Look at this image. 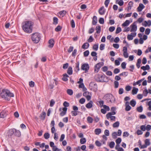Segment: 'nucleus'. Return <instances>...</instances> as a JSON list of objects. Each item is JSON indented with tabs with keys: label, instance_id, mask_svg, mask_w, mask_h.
Returning <instances> with one entry per match:
<instances>
[{
	"label": "nucleus",
	"instance_id": "nucleus-36",
	"mask_svg": "<svg viewBox=\"0 0 151 151\" xmlns=\"http://www.w3.org/2000/svg\"><path fill=\"white\" fill-rule=\"evenodd\" d=\"M98 44H97L94 45L93 46L92 48L94 50L96 51L98 50Z\"/></svg>",
	"mask_w": 151,
	"mask_h": 151
},
{
	"label": "nucleus",
	"instance_id": "nucleus-22",
	"mask_svg": "<svg viewBox=\"0 0 151 151\" xmlns=\"http://www.w3.org/2000/svg\"><path fill=\"white\" fill-rule=\"evenodd\" d=\"M144 25L145 27H147V26H150L151 25V21L150 20H148V21H145L144 22Z\"/></svg>",
	"mask_w": 151,
	"mask_h": 151
},
{
	"label": "nucleus",
	"instance_id": "nucleus-38",
	"mask_svg": "<svg viewBox=\"0 0 151 151\" xmlns=\"http://www.w3.org/2000/svg\"><path fill=\"white\" fill-rule=\"evenodd\" d=\"M93 119L90 116H88L87 118V121L89 123H92L93 122Z\"/></svg>",
	"mask_w": 151,
	"mask_h": 151
},
{
	"label": "nucleus",
	"instance_id": "nucleus-34",
	"mask_svg": "<svg viewBox=\"0 0 151 151\" xmlns=\"http://www.w3.org/2000/svg\"><path fill=\"white\" fill-rule=\"evenodd\" d=\"M136 104V101L134 99H132L130 101V104L132 107H134L135 106Z\"/></svg>",
	"mask_w": 151,
	"mask_h": 151
},
{
	"label": "nucleus",
	"instance_id": "nucleus-60",
	"mask_svg": "<svg viewBox=\"0 0 151 151\" xmlns=\"http://www.w3.org/2000/svg\"><path fill=\"white\" fill-rule=\"evenodd\" d=\"M129 68L131 69H129V70L131 72H133L134 68V65H131L129 66Z\"/></svg>",
	"mask_w": 151,
	"mask_h": 151
},
{
	"label": "nucleus",
	"instance_id": "nucleus-43",
	"mask_svg": "<svg viewBox=\"0 0 151 151\" xmlns=\"http://www.w3.org/2000/svg\"><path fill=\"white\" fill-rule=\"evenodd\" d=\"M67 92L68 94L70 95H72L73 93V90L72 89H68L67 90Z\"/></svg>",
	"mask_w": 151,
	"mask_h": 151
},
{
	"label": "nucleus",
	"instance_id": "nucleus-15",
	"mask_svg": "<svg viewBox=\"0 0 151 151\" xmlns=\"http://www.w3.org/2000/svg\"><path fill=\"white\" fill-rule=\"evenodd\" d=\"M93 101H90L86 105V107L88 109H90L92 108L93 106Z\"/></svg>",
	"mask_w": 151,
	"mask_h": 151
},
{
	"label": "nucleus",
	"instance_id": "nucleus-61",
	"mask_svg": "<svg viewBox=\"0 0 151 151\" xmlns=\"http://www.w3.org/2000/svg\"><path fill=\"white\" fill-rule=\"evenodd\" d=\"M55 104V102L53 99H52L50 103V106L51 107L53 106Z\"/></svg>",
	"mask_w": 151,
	"mask_h": 151
},
{
	"label": "nucleus",
	"instance_id": "nucleus-50",
	"mask_svg": "<svg viewBox=\"0 0 151 151\" xmlns=\"http://www.w3.org/2000/svg\"><path fill=\"white\" fill-rule=\"evenodd\" d=\"M89 54V50H87L85 51L83 53L84 56L85 57H87L88 56Z\"/></svg>",
	"mask_w": 151,
	"mask_h": 151
},
{
	"label": "nucleus",
	"instance_id": "nucleus-46",
	"mask_svg": "<svg viewBox=\"0 0 151 151\" xmlns=\"http://www.w3.org/2000/svg\"><path fill=\"white\" fill-rule=\"evenodd\" d=\"M115 145V143L114 142H111L109 144V146L111 148H114Z\"/></svg>",
	"mask_w": 151,
	"mask_h": 151
},
{
	"label": "nucleus",
	"instance_id": "nucleus-39",
	"mask_svg": "<svg viewBox=\"0 0 151 151\" xmlns=\"http://www.w3.org/2000/svg\"><path fill=\"white\" fill-rule=\"evenodd\" d=\"M44 138L46 139H47L50 138V134L48 132L45 133L44 135Z\"/></svg>",
	"mask_w": 151,
	"mask_h": 151
},
{
	"label": "nucleus",
	"instance_id": "nucleus-28",
	"mask_svg": "<svg viewBox=\"0 0 151 151\" xmlns=\"http://www.w3.org/2000/svg\"><path fill=\"white\" fill-rule=\"evenodd\" d=\"M133 3L132 1H130L128 4V9L127 11H129V10H130L131 7L132 6Z\"/></svg>",
	"mask_w": 151,
	"mask_h": 151
},
{
	"label": "nucleus",
	"instance_id": "nucleus-44",
	"mask_svg": "<svg viewBox=\"0 0 151 151\" xmlns=\"http://www.w3.org/2000/svg\"><path fill=\"white\" fill-rule=\"evenodd\" d=\"M145 144L147 146H149L150 144V139H146L145 141Z\"/></svg>",
	"mask_w": 151,
	"mask_h": 151
},
{
	"label": "nucleus",
	"instance_id": "nucleus-56",
	"mask_svg": "<svg viewBox=\"0 0 151 151\" xmlns=\"http://www.w3.org/2000/svg\"><path fill=\"white\" fill-rule=\"evenodd\" d=\"M126 63L125 62H123L121 64V67L122 69H125L126 68Z\"/></svg>",
	"mask_w": 151,
	"mask_h": 151
},
{
	"label": "nucleus",
	"instance_id": "nucleus-32",
	"mask_svg": "<svg viewBox=\"0 0 151 151\" xmlns=\"http://www.w3.org/2000/svg\"><path fill=\"white\" fill-rule=\"evenodd\" d=\"M58 19L56 17H54L53 18V24L56 25L58 24Z\"/></svg>",
	"mask_w": 151,
	"mask_h": 151
},
{
	"label": "nucleus",
	"instance_id": "nucleus-10",
	"mask_svg": "<svg viewBox=\"0 0 151 151\" xmlns=\"http://www.w3.org/2000/svg\"><path fill=\"white\" fill-rule=\"evenodd\" d=\"M125 110L127 111H129L131 109V107L129 105V102L128 101H127L125 104Z\"/></svg>",
	"mask_w": 151,
	"mask_h": 151
},
{
	"label": "nucleus",
	"instance_id": "nucleus-42",
	"mask_svg": "<svg viewBox=\"0 0 151 151\" xmlns=\"http://www.w3.org/2000/svg\"><path fill=\"white\" fill-rule=\"evenodd\" d=\"M148 93V90L146 88L143 91V94L144 96H147V94Z\"/></svg>",
	"mask_w": 151,
	"mask_h": 151
},
{
	"label": "nucleus",
	"instance_id": "nucleus-54",
	"mask_svg": "<svg viewBox=\"0 0 151 151\" xmlns=\"http://www.w3.org/2000/svg\"><path fill=\"white\" fill-rule=\"evenodd\" d=\"M122 141L121 138H118L116 140V144H120Z\"/></svg>",
	"mask_w": 151,
	"mask_h": 151
},
{
	"label": "nucleus",
	"instance_id": "nucleus-11",
	"mask_svg": "<svg viewBox=\"0 0 151 151\" xmlns=\"http://www.w3.org/2000/svg\"><path fill=\"white\" fill-rule=\"evenodd\" d=\"M14 135L15 136L19 137L21 136V132L19 130H17L15 129L14 128Z\"/></svg>",
	"mask_w": 151,
	"mask_h": 151
},
{
	"label": "nucleus",
	"instance_id": "nucleus-7",
	"mask_svg": "<svg viewBox=\"0 0 151 151\" xmlns=\"http://www.w3.org/2000/svg\"><path fill=\"white\" fill-rule=\"evenodd\" d=\"M89 68V66L88 63H84L82 65L81 67V69L85 70V73L88 72Z\"/></svg>",
	"mask_w": 151,
	"mask_h": 151
},
{
	"label": "nucleus",
	"instance_id": "nucleus-3",
	"mask_svg": "<svg viewBox=\"0 0 151 151\" xmlns=\"http://www.w3.org/2000/svg\"><path fill=\"white\" fill-rule=\"evenodd\" d=\"M41 38V35L38 32H35L31 35V39L33 43H37Z\"/></svg>",
	"mask_w": 151,
	"mask_h": 151
},
{
	"label": "nucleus",
	"instance_id": "nucleus-40",
	"mask_svg": "<svg viewBox=\"0 0 151 151\" xmlns=\"http://www.w3.org/2000/svg\"><path fill=\"white\" fill-rule=\"evenodd\" d=\"M62 29V27L60 25H58L57 27L55 29V31L56 32H59Z\"/></svg>",
	"mask_w": 151,
	"mask_h": 151
},
{
	"label": "nucleus",
	"instance_id": "nucleus-5",
	"mask_svg": "<svg viewBox=\"0 0 151 151\" xmlns=\"http://www.w3.org/2000/svg\"><path fill=\"white\" fill-rule=\"evenodd\" d=\"M104 97L107 102L108 103H112L113 101H114V98L111 94H107L104 96Z\"/></svg>",
	"mask_w": 151,
	"mask_h": 151
},
{
	"label": "nucleus",
	"instance_id": "nucleus-21",
	"mask_svg": "<svg viewBox=\"0 0 151 151\" xmlns=\"http://www.w3.org/2000/svg\"><path fill=\"white\" fill-rule=\"evenodd\" d=\"M89 46V44L87 42H85L83 44L82 46V48L83 49H88Z\"/></svg>",
	"mask_w": 151,
	"mask_h": 151
},
{
	"label": "nucleus",
	"instance_id": "nucleus-59",
	"mask_svg": "<svg viewBox=\"0 0 151 151\" xmlns=\"http://www.w3.org/2000/svg\"><path fill=\"white\" fill-rule=\"evenodd\" d=\"M110 2V0H105L104 2V4L105 6L106 7H107L108 6V4H109Z\"/></svg>",
	"mask_w": 151,
	"mask_h": 151
},
{
	"label": "nucleus",
	"instance_id": "nucleus-53",
	"mask_svg": "<svg viewBox=\"0 0 151 151\" xmlns=\"http://www.w3.org/2000/svg\"><path fill=\"white\" fill-rule=\"evenodd\" d=\"M105 44H101L100 45V49L101 50H103L105 48Z\"/></svg>",
	"mask_w": 151,
	"mask_h": 151
},
{
	"label": "nucleus",
	"instance_id": "nucleus-20",
	"mask_svg": "<svg viewBox=\"0 0 151 151\" xmlns=\"http://www.w3.org/2000/svg\"><path fill=\"white\" fill-rule=\"evenodd\" d=\"M14 128L11 129H9L8 132V136L9 137L11 136L12 135H14Z\"/></svg>",
	"mask_w": 151,
	"mask_h": 151
},
{
	"label": "nucleus",
	"instance_id": "nucleus-26",
	"mask_svg": "<svg viewBox=\"0 0 151 151\" xmlns=\"http://www.w3.org/2000/svg\"><path fill=\"white\" fill-rule=\"evenodd\" d=\"M130 23V22L129 20H126L122 24V26L125 27L129 25Z\"/></svg>",
	"mask_w": 151,
	"mask_h": 151
},
{
	"label": "nucleus",
	"instance_id": "nucleus-41",
	"mask_svg": "<svg viewBox=\"0 0 151 151\" xmlns=\"http://www.w3.org/2000/svg\"><path fill=\"white\" fill-rule=\"evenodd\" d=\"M137 111L139 112H141L143 111V107L142 106H140L137 108Z\"/></svg>",
	"mask_w": 151,
	"mask_h": 151
},
{
	"label": "nucleus",
	"instance_id": "nucleus-64",
	"mask_svg": "<svg viewBox=\"0 0 151 151\" xmlns=\"http://www.w3.org/2000/svg\"><path fill=\"white\" fill-rule=\"evenodd\" d=\"M29 85L30 87H33L35 85V83L34 82L31 81L29 82Z\"/></svg>",
	"mask_w": 151,
	"mask_h": 151
},
{
	"label": "nucleus",
	"instance_id": "nucleus-4",
	"mask_svg": "<svg viewBox=\"0 0 151 151\" xmlns=\"http://www.w3.org/2000/svg\"><path fill=\"white\" fill-rule=\"evenodd\" d=\"M106 78V76L104 74L103 75L98 74L95 76V78L97 82H103L107 81L105 80Z\"/></svg>",
	"mask_w": 151,
	"mask_h": 151
},
{
	"label": "nucleus",
	"instance_id": "nucleus-17",
	"mask_svg": "<svg viewBox=\"0 0 151 151\" xmlns=\"http://www.w3.org/2000/svg\"><path fill=\"white\" fill-rule=\"evenodd\" d=\"M97 22V17L96 16H94L93 17L92 24L93 25H96Z\"/></svg>",
	"mask_w": 151,
	"mask_h": 151
},
{
	"label": "nucleus",
	"instance_id": "nucleus-9",
	"mask_svg": "<svg viewBox=\"0 0 151 151\" xmlns=\"http://www.w3.org/2000/svg\"><path fill=\"white\" fill-rule=\"evenodd\" d=\"M130 27L132 28L130 30V31L132 32L133 31H136L137 29V25L135 24V22L133 23L130 25Z\"/></svg>",
	"mask_w": 151,
	"mask_h": 151
},
{
	"label": "nucleus",
	"instance_id": "nucleus-19",
	"mask_svg": "<svg viewBox=\"0 0 151 151\" xmlns=\"http://www.w3.org/2000/svg\"><path fill=\"white\" fill-rule=\"evenodd\" d=\"M6 111H1L0 114V117L1 118H4L6 117Z\"/></svg>",
	"mask_w": 151,
	"mask_h": 151
},
{
	"label": "nucleus",
	"instance_id": "nucleus-12",
	"mask_svg": "<svg viewBox=\"0 0 151 151\" xmlns=\"http://www.w3.org/2000/svg\"><path fill=\"white\" fill-rule=\"evenodd\" d=\"M145 6L142 3H140L139 5V6L137 7V11L139 12L141 11L144 8Z\"/></svg>",
	"mask_w": 151,
	"mask_h": 151
},
{
	"label": "nucleus",
	"instance_id": "nucleus-63",
	"mask_svg": "<svg viewBox=\"0 0 151 151\" xmlns=\"http://www.w3.org/2000/svg\"><path fill=\"white\" fill-rule=\"evenodd\" d=\"M114 87L115 88H117L118 87L119 85V82L117 81H115L114 82Z\"/></svg>",
	"mask_w": 151,
	"mask_h": 151
},
{
	"label": "nucleus",
	"instance_id": "nucleus-13",
	"mask_svg": "<svg viewBox=\"0 0 151 151\" xmlns=\"http://www.w3.org/2000/svg\"><path fill=\"white\" fill-rule=\"evenodd\" d=\"M99 13L101 15H104L105 14V11L104 6L101 7L99 9Z\"/></svg>",
	"mask_w": 151,
	"mask_h": 151
},
{
	"label": "nucleus",
	"instance_id": "nucleus-52",
	"mask_svg": "<svg viewBox=\"0 0 151 151\" xmlns=\"http://www.w3.org/2000/svg\"><path fill=\"white\" fill-rule=\"evenodd\" d=\"M95 144L98 147H100L101 145V143L98 140H96L95 142Z\"/></svg>",
	"mask_w": 151,
	"mask_h": 151
},
{
	"label": "nucleus",
	"instance_id": "nucleus-35",
	"mask_svg": "<svg viewBox=\"0 0 151 151\" xmlns=\"http://www.w3.org/2000/svg\"><path fill=\"white\" fill-rule=\"evenodd\" d=\"M119 122L117 121L113 124V127L114 128L118 127L119 126Z\"/></svg>",
	"mask_w": 151,
	"mask_h": 151
},
{
	"label": "nucleus",
	"instance_id": "nucleus-62",
	"mask_svg": "<svg viewBox=\"0 0 151 151\" xmlns=\"http://www.w3.org/2000/svg\"><path fill=\"white\" fill-rule=\"evenodd\" d=\"M132 87L130 86H127L125 87V90L127 91H129L131 89Z\"/></svg>",
	"mask_w": 151,
	"mask_h": 151
},
{
	"label": "nucleus",
	"instance_id": "nucleus-23",
	"mask_svg": "<svg viewBox=\"0 0 151 151\" xmlns=\"http://www.w3.org/2000/svg\"><path fill=\"white\" fill-rule=\"evenodd\" d=\"M67 73L69 75H71L73 74V70L72 67L71 66L69 67L68 68Z\"/></svg>",
	"mask_w": 151,
	"mask_h": 151
},
{
	"label": "nucleus",
	"instance_id": "nucleus-8",
	"mask_svg": "<svg viewBox=\"0 0 151 151\" xmlns=\"http://www.w3.org/2000/svg\"><path fill=\"white\" fill-rule=\"evenodd\" d=\"M49 45L48 46V47L52 48L54 45V41L53 39H50L48 42Z\"/></svg>",
	"mask_w": 151,
	"mask_h": 151
},
{
	"label": "nucleus",
	"instance_id": "nucleus-25",
	"mask_svg": "<svg viewBox=\"0 0 151 151\" xmlns=\"http://www.w3.org/2000/svg\"><path fill=\"white\" fill-rule=\"evenodd\" d=\"M90 85H91L93 88H94L95 89H97V86L96 83L93 82H91L90 83Z\"/></svg>",
	"mask_w": 151,
	"mask_h": 151
},
{
	"label": "nucleus",
	"instance_id": "nucleus-55",
	"mask_svg": "<svg viewBox=\"0 0 151 151\" xmlns=\"http://www.w3.org/2000/svg\"><path fill=\"white\" fill-rule=\"evenodd\" d=\"M140 83V81L139 80L136 82H134V83H133V85L134 86H135L136 85H138L139 86H140L141 85V84Z\"/></svg>",
	"mask_w": 151,
	"mask_h": 151
},
{
	"label": "nucleus",
	"instance_id": "nucleus-51",
	"mask_svg": "<svg viewBox=\"0 0 151 151\" xmlns=\"http://www.w3.org/2000/svg\"><path fill=\"white\" fill-rule=\"evenodd\" d=\"M124 75H125V76H127L128 75V72H123L122 73L120 74H119V76H123Z\"/></svg>",
	"mask_w": 151,
	"mask_h": 151
},
{
	"label": "nucleus",
	"instance_id": "nucleus-31",
	"mask_svg": "<svg viewBox=\"0 0 151 151\" xmlns=\"http://www.w3.org/2000/svg\"><path fill=\"white\" fill-rule=\"evenodd\" d=\"M67 13V12L65 10H63L61 11H60L59 13L60 14V16H62V17H64V16H65Z\"/></svg>",
	"mask_w": 151,
	"mask_h": 151
},
{
	"label": "nucleus",
	"instance_id": "nucleus-37",
	"mask_svg": "<svg viewBox=\"0 0 151 151\" xmlns=\"http://www.w3.org/2000/svg\"><path fill=\"white\" fill-rule=\"evenodd\" d=\"M132 34L133 33H131V35H128L127 36V38L129 40H133V36H132Z\"/></svg>",
	"mask_w": 151,
	"mask_h": 151
},
{
	"label": "nucleus",
	"instance_id": "nucleus-45",
	"mask_svg": "<svg viewBox=\"0 0 151 151\" xmlns=\"http://www.w3.org/2000/svg\"><path fill=\"white\" fill-rule=\"evenodd\" d=\"M80 143L82 144L85 143L86 142V140L85 138H83L80 139Z\"/></svg>",
	"mask_w": 151,
	"mask_h": 151
},
{
	"label": "nucleus",
	"instance_id": "nucleus-6",
	"mask_svg": "<svg viewBox=\"0 0 151 151\" xmlns=\"http://www.w3.org/2000/svg\"><path fill=\"white\" fill-rule=\"evenodd\" d=\"M104 65L103 62H99L95 65V66L94 71L96 73L98 72L101 67Z\"/></svg>",
	"mask_w": 151,
	"mask_h": 151
},
{
	"label": "nucleus",
	"instance_id": "nucleus-33",
	"mask_svg": "<svg viewBox=\"0 0 151 151\" xmlns=\"http://www.w3.org/2000/svg\"><path fill=\"white\" fill-rule=\"evenodd\" d=\"M101 129H96L95 130V134L96 135H99L101 132Z\"/></svg>",
	"mask_w": 151,
	"mask_h": 151
},
{
	"label": "nucleus",
	"instance_id": "nucleus-18",
	"mask_svg": "<svg viewBox=\"0 0 151 151\" xmlns=\"http://www.w3.org/2000/svg\"><path fill=\"white\" fill-rule=\"evenodd\" d=\"M76 66L75 68V71L76 72H78L80 70L79 68V61L77 62L76 63Z\"/></svg>",
	"mask_w": 151,
	"mask_h": 151
},
{
	"label": "nucleus",
	"instance_id": "nucleus-29",
	"mask_svg": "<svg viewBox=\"0 0 151 151\" xmlns=\"http://www.w3.org/2000/svg\"><path fill=\"white\" fill-rule=\"evenodd\" d=\"M96 32L99 34L100 33L101 31V26L99 25L97 26L96 28Z\"/></svg>",
	"mask_w": 151,
	"mask_h": 151
},
{
	"label": "nucleus",
	"instance_id": "nucleus-57",
	"mask_svg": "<svg viewBox=\"0 0 151 151\" xmlns=\"http://www.w3.org/2000/svg\"><path fill=\"white\" fill-rule=\"evenodd\" d=\"M99 22L101 24H103L104 23V19L103 18H100L99 20Z\"/></svg>",
	"mask_w": 151,
	"mask_h": 151
},
{
	"label": "nucleus",
	"instance_id": "nucleus-47",
	"mask_svg": "<svg viewBox=\"0 0 151 151\" xmlns=\"http://www.w3.org/2000/svg\"><path fill=\"white\" fill-rule=\"evenodd\" d=\"M122 31V29L120 27H117L116 28V33L117 34L121 32Z\"/></svg>",
	"mask_w": 151,
	"mask_h": 151
},
{
	"label": "nucleus",
	"instance_id": "nucleus-14",
	"mask_svg": "<svg viewBox=\"0 0 151 151\" xmlns=\"http://www.w3.org/2000/svg\"><path fill=\"white\" fill-rule=\"evenodd\" d=\"M69 77V76L66 73H64L63 75V77L62 79L64 81H67L68 80V78Z\"/></svg>",
	"mask_w": 151,
	"mask_h": 151
},
{
	"label": "nucleus",
	"instance_id": "nucleus-58",
	"mask_svg": "<svg viewBox=\"0 0 151 151\" xmlns=\"http://www.w3.org/2000/svg\"><path fill=\"white\" fill-rule=\"evenodd\" d=\"M129 134L127 132H123V136L124 137H126L128 136Z\"/></svg>",
	"mask_w": 151,
	"mask_h": 151
},
{
	"label": "nucleus",
	"instance_id": "nucleus-27",
	"mask_svg": "<svg viewBox=\"0 0 151 151\" xmlns=\"http://www.w3.org/2000/svg\"><path fill=\"white\" fill-rule=\"evenodd\" d=\"M141 59L140 58H139L137 60V63L136 64V66L138 68H139L140 67V64L141 63Z\"/></svg>",
	"mask_w": 151,
	"mask_h": 151
},
{
	"label": "nucleus",
	"instance_id": "nucleus-2",
	"mask_svg": "<svg viewBox=\"0 0 151 151\" xmlns=\"http://www.w3.org/2000/svg\"><path fill=\"white\" fill-rule=\"evenodd\" d=\"M14 95L13 93L10 92L9 91L6 89H3L1 93V96L5 100L9 101L10 98L14 97Z\"/></svg>",
	"mask_w": 151,
	"mask_h": 151
},
{
	"label": "nucleus",
	"instance_id": "nucleus-24",
	"mask_svg": "<svg viewBox=\"0 0 151 151\" xmlns=\"http://www.w3.org/2000/svg\"><path fill=\"white\" fill-rule=\"evenodd\" d=\"M138 91V89L135 87H133L132 91V93L133 95L136 94Z\"/></svg>",
	"mask_w": 151,
	"mask_h": 151
},
{
	"label": "nucleus",
	"instance_id": "nucleus-30",
	"mask_svg": "<svg viewBox=\"0 0 151 151\" xmlns=\"http://www.w3.org/2000/svg\"><path fill=\"white\" fill-rule=\"evenodd\" d=\"M118 59L115 60V64L116 65H119L120 64L119 60H121V58H118Z\"/></svg>",
	"mask_w": 151,
	"mask_h": 151
},
{
	"label": "nucleus",
	"instance_id": "nucleus-48",
	"mask_svg": "<svg viewBox=\"0 0 151 151\" xmlns=\"http://www.w3.org/2000/svg\"><path fill=\"white\" fill-rule=\"evenodd\" d=\"M79 112L78 111H72L71 112V113L72 115V116H75L78 115L77 112Z\"/></svg>",
	"mask_w": 151,
	"mask_h": 151
},
{
	"label": "nucleus",
	"instance_id": "nucleus-1",
	"mask_svg": "<svg viewBox=\"0 0 151 151\" xmlns=\"http://www.w3.org/2000/svg\"><path fill=\"white\" fill-rule=\"evenodd\" d=\"M22 28L24 32L28 33H30L32 31L33 22L31 21H26L22 23Z\"/></svg>",
	"mask_w": 151,
	"mask_h": 151
},
{
	"label": "nucleus",
	"instance_id": "nucleus-16",
	"mask_svg": "<svg viewBox=\"0 0 151 151\" xmlns=\"http://www.w3.org/2000/svg\"><path fill=\"white\" fill-rule=\"evenodd\" d=\"M46 113L44 111H42V113L40 114V118L42 120H45L46 116Z\"/></svg>",
	"mask_w": 151,
	"mask_h": 151
},
{
	"label": "nucleus",
	"instance_id": "nucleus-49",
	"mask_svg": "<svg viewBox=\"0 0 151 151\" xmlns=\"http://www.w3.org/2000/svg\"><path fill=\"white\" fill-rule=\"evenodd\" d=\"M117 134L116 132H114L112 134V136L113 138L115 139L117 138Z\"/></svg>",
	"mask_w": 151,
	"mask_h": 151
}]
</instances>
